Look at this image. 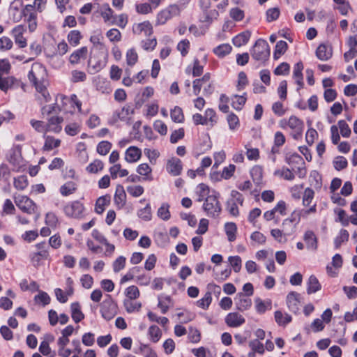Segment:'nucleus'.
Here are the masks:
<instances>
[{
    "mask_svg": "<svg viewBox=\"0 0 357 357\" xmlns=\"http://www.w3.org/2000/svg\"><path fill=\"white\" fill-rule=\"evenodd\" d=\"M28 78L34 85L36 91L41 94L44 101L48 102L50 100V95L45 84L47 78L46 68L40 63H33L29 72Z\"/></svg>",
    "mask_w": 357,
    "mask_h": 357,
    "instance_id": "f257e3e1",
    "label": "nucleus"
},
{
    "mask_svg": "<svg viewBox=\"0 0 357 357\" xmlns=\"http://www.w3.org/2000/svg\"><path fill=\"white\" fill-rule=\"evenodd\" d=\"M63 109L66 110L65 108H61L59 105H49L42 107V115L43 117H46L47 120V122L46 123L47 132H52L54 133H59L61 131V123L63 122V118L52 114H56L58 112Z\"/></svg>",
    "mask_w": 357,
    "mask_h": 357,
    "instance_id": "f03ea898",
    "label": "nucleus"
},
{
    "mask_svg": "<svg viewBox=\"0 0 357 357\" xmlns=\"http://www.w3.org/2000/svg\"><path fill=\"white\" fill-rule=\"evenodd\" d=\"M220 193L213 191L208 195L203 204V209L206 215L211 218H217L221 213L222 206L219 201Z\"/></svg>",
    "mask_w": 357,
    "mask_h": 357,
    "instance_id": "7ed1b4c3",
    "label": "nucleus"
},
{
    "mask_svg": "<svg viewBox=\"0 0 357 357\" xmlns=\"http://www.w3.org/2000/svg\"><path fill=\"white\" fill-rule=\"evenodd\" d=\"M278 123L279 126L282 129L289 128L291 130V135L294 139H298L301 137L304 123L297 116L292 115L288 119H282L280 120Z\"/></svg>",
    "mask_w": 357,
    "mask_h": 357,
    "instance_id": "20e7f679",
    "label": "nucleus"
},
{
    "mask_svg": "<svg viewBox=\"0 0 357 357\" xmlns=\"http://www.w3.org/2000/svg\"><path fill=\"white\" fill-rule=\"evenodd\" d=\"M252 58L258 61L264 62L270 56V48L268 43L263 39H258L251 50Z\"/></svg>",
    "mask_w": 357,
    "mask_h": 357,
    "instance_id": "39448f33",
    "label": "nucleus"
},
{
    "mask_svg": "<svg viewBox=\"0 0 357 357\" xmlns=\"http://www.w3.org/2000/svg\"><path fill=\"white\" fill-rule=\"evenodd\" d=\"M36 251L32 252L30 255V261L34 267H38L41 265L43 260L49 258L50 253L48 246L45 242H40L35 245Z\"/></svg>",
    "mask_w": 357,
    "mask_h": 357,
    "instance_id": "423d86ee",
    "label": "nucleus"
},
{
    "mask_svg": "<svg viewBox=\"0 0 357 357\" xmlns=\"http://www.w3.org/2000/svg\"><path fill=\"white\" fill-rule=\"evenodd\" d=\"M23 17L27 24L29 32H34L38 26L37 13L33 9V6L28 4L22 9Z\"/></svg>",
    "mask_w": 357,
    "mask_h": 357,
    "instance_id": "0eeeda50",
    "label": "nucleus"
},
{
    "mask_svg": "<svg viewBox=\"0 0 357 357\" xmlns=\"http://www.w3.org/2000/svg\"><path fill=\"white\" fill-rule=\"evenodd\" d=\"M244 201L243 196L236 190H231V198L228 199L226 204V208L233 216H238L239 211L237 204L243 205Z\"/></svg>",
    "mask_w": 357,
    "mask_h": 357,
    "instance_id": "6e6552de",
    "label": "nucleus"
},
{
    "mask_svg": "<svg viewBox=\"0 0 357 357\" xmlns=\"http://www.w3.org/2000/svg\"><path fill=\"white\" fill-rule=\"evenodd\" d=\"M84 205L79 201H73L67 204L63 208V212L68 217L82 219L84 217Z\"/></svg>",
    "mask_w": 357,
    "mask_h": 357,
    "instance_id": "1a4fd4ad",
    "label": "nucleus"
},
{
    "mask_svg": "<svg viewBox=\"0 0 357 357\" xmlns=\"http://www.w3.org/2000/svg\"><path fill=\"white\" fill-rule=\"evenodd\" d=\"M105 65L106 59L102 54H94L88 61V70L89 73L94 74L102 69Z\"/></svg>",
    "mask_w": 357,
    "mask_h": 357,
    "instance_id": "9d476101",
    "label": "nucleus"
},
{
    "mask_svg": "<svg viewBox=\"0 0 357 357\" xmlns=\"http://www.w3.org/2000/svg\"><path fill=\"white\" fill-rule=\"evenodd\" d=\"M15 203L24 213L31 214L35 211L36 205L34 202L26 196L17 195L15 197Z\"/></svg>",
    "mask_w": 357,
    "mask_h": 357,
    "instance_id": "9b49d317",
    "label": "nucleus"
},
{
    "mask_svg": "<svg viewBox=\"0 0 357 357\" xmlns=\"http://www.w3.org/2000/svg\"><path fill=\"white\" fill-rule=\"evenodd\" d=\"M132 32L137 36L144 35L151 37L153 33V29L149 21H144L134 24L132 26Z\"/></svg>",
    "mask_w": 357,
    "mask_h": 357,
    "instance_id": "f8f14e48",
    "label": "nucleus"
},
{
    "mask_svg": "<svg viewBox=\"0 0 357 357\" xmlns=\"http://www.w3.org/2000/svg\"><path fill=\"white\" fill-rule=\"evenodd\" d=\"M166 169L172 176L180 175L183 169L181 160L176 157L170 158L167 160Z\"/></svg>",
    "mask_w": 357,
    "mask_h": 357,
    "instance_id": "ddd939ff",
    "label": "nucleus"
},
{
    "mask_svg": "<svg viewBox=\"0 0 357 357\" xmlns=\"http://www.w3.org/2000/svg\"><path fill=\"white\" fill-rule=\"evenodd\" d=\"M236 307L241 312L249 310L252 306V300L249 296H245L243 293H238L235 299Z\"/></svg>",
    "mask_w": 357,
    "mask_h": 357,
    "instance_id": "4468645a",
    "label": "nucleus"
},
{
    "mask_svg": "<svg viewBox=\"0 0 357 357\" xmlns=\"http://www.w3.org/2000/svg\"><path fill=\"white\" fill-rule=\"evenodd\" d=\"M316 56L321 61H328L333 56V48L329 44H320L316 50Z\"/></svg>",
    "mask_w": 357,
    "mask_h": 357,
    "instance_id": "2eb2a0df",
    "label": "nucleus"
},
{
    "mask_svg": "<svg viewBox=\"0 0 357 357\" xmlns=\"http://www.w3.org/2000/svg\"><path fill=\"white\" fill-rule=\"evenodd\" d=\"M225 321L228 326L237 328L243 325L245 319L238 312H230L226 316Z\"/></svg>",
    "mask_w": 357,
    "mask_h": 357,
    "instance_id": "dca6fc26",
    "label": "nucleus"
},
{
    "mask_svg": "<svg viewBox=\"0 0 357 357\" xmlns=\"http://www.w3.org/2000/svg\"><path fill=\"white\" fill-rule=\"evenodd\" d=\"M98 13L102 17L104 22L109 25L111 24L113 19H114V11L108 3L100 5L98 8Z\"/></svg>",
    "mask_w": 357,
    "mask_h": 357,
    "instance_id": "f3484780",
    "label": "nucleus"
},
{
    "mask_svg": "<svg viewBox=\"0 0 357 357\" xmlns=\"http://www.w3.org/2000/svg\"><path fill=\"white\" fill-rule=\"evenodd\" d=\"M88 55V48L82 47L75 50L69 56V62L73 65L78 64L82 60L86 59Z\"/></svg>",
    "mask_w": 357,
    "mask_h": 357,
    "instance_id": "a211bd4d",
    "label": "nucleus"
},
{
    "mask_svg": "<svg viewBox=\"0 0 357 357\" xmlns=\"http://www.w3.org/2000/svg\"><path fill=\"white\" fill-rule=\"evenodd\" d=\"M114 202L119 209L122 208L126 205V194L121 185H118L116 188Z\"/></svg>",
    "mask_w": 357,
    "mask_h": 357,
    "instance_id": "6ab92c4d",
    "label": "nucleus"
},
{
    "mask_svg": "<svg viewBox=\"0 0 357 357\" xmlns=\"http://www.w3.org/2000/svg\"><path fill=\"white\" fill-rule=\"evenodd\" d=\"M142 156V151L137 146H130L126 151L125 160L129 162L132 163L138 161Z\"/></svg>",
    "mask_w": 357,
    "mask_h": 357,
    "instance_id": "aec40b11",
    "label": "nucleus"
},
{
    "mask_svg": "<svg viewBox=\"0 0 357 357\" xmlns=\"http://www.w3.org/2000/svg\"><path fill=\"white\" fill-rule=\"evenodd\" d=\"M133 113V110L130 105H125L121 109L116 110L113 114V121L114 122L126 120L128 116Z\"/></svg>",
    "mask_w": 357,
    "mask_h": 357,
    "instance_id": "412c9836",
    "label": "nucleus"
},
{
    "mask_svg": "<svg viewBox=\"0 0 357 357\" xmlns=\"http://www.w3.org/2000/svg\"><path fill=\"white\" fill-rule=\"evenodd\" d=\"M303 70V64L301 61L296 63L294 67L293 78L295 79L296 83L298 84V90H300L303 86V76L302 71Z\"/></svg>",
    "mask_w": 357,
    "mask_h": 357,
    "instance_id": "4be33fe9",
    "label": "nucleus"
},
{
    "mask_svg": "<svg viewBox=\"0 0 357 357\" xmlns=\"http://www.w3.org/2000/svg\"><path fill=\"white\" fill-rule=\"evenodd\" d=\"M8 161L15 167L20 165L22 162L21 149L19 147H15L10 150L7 155Z\"/></svg>",
    "mask_w": 357,
    "mask_h": 357,
    "instance_id": "5701e85b",
    "label": "nucleus"
},
{
    "mask_svg": "<svg viewBox=\"0 0 357 357\" xmlns=\"http://www.w3.org/2000/svg\"><path fill=\"white\" fill-rule=\"evenodd\" d=\"M299 296L298 293L291 291L287 296V304L291 312H296L299 310Z\"/></svg>",
    "mask_w": 357,
    "mask_h": 357,
    "instance_id": "b1692460",
    "label": "nucleus"
},
{
    "mask_svg": "<svg viewBox=\"0 0 357 357\" xmlns=\"http://www.w3.org/2000/svg\"><path fill=\"white\" fill-rule=\"evenodd\" d=\"M111 197L109 195H105L98 197L95 204V212L98 214H102L110 203Z\"/></svg>",
    "mask_w": 357,
    "mask_h": 357,
    "instance_id": "393cba45",
    "label": "nucleus"
},
{
    "mask_svg": "<svg viewBox=\"0 0 357 357\" xmlns=\"http://www.w3.org/2000/svg\"><path fill=\"white\" fill-rule=\"evenodd\" d=\"M303 239L307 245V248L313 251L317 249V238L312 231H305Z\"/></svg>",
    "mask_w": 357,
    "mask_h": 357,
    "instance_id": "a878e982",
    "label": "nucleus"
},
{
    "mask_svg": "<svg viewBox=\"0 0 357 357\" xmlns=\"http://www.w3.org/2000/svg\"><path fill=\"white\" fill-rule=\"evenodd\" d=\"M56 100H60L63 107L68 102H70L72 105H75L78 109V111L81 112L82 102L78 100L77 96L75 94L72 95L70 98L63 95H58L56 96Z\"/></svg>",
    "mask_w": 357,
    "mask_h": 357,
    "instance_id": "bb28decb",
    "label": "nucleus"
},
{
    "mask_svg": "<svg viewBox=\"0 0 357 357\" xmlns=\"http://www.w3.org/2000/svg\"><path fill=\"white\" fill-rule=\"evenodd\" d=\"M250 36H251V32L250 31H245L241 32L233 38V40H232L233 44L236 47H241V46L245 45L248 42Z\"/></svg>",
    "mask_w": 357,
    "mask_h": 357,
    "instance_id": "cd10ccee",
    "label": "nucleus"
},
{
    "mask_svg": "<svg viewBox=\"0 0 357 357\" xmlns=\"http://www.w3.org/2000/svg\"><path fill=\"white\" fill-rule=\"evenodd\" d=\"M225 234L229 242H233L236 238L237 226L234 222H226L224 226Z\"/></svg>",
    "mask_w": 357,
    "mask_h": 357,
    "instance_id": "c85d7f7f",
    "label": "nucleus"
},
{
    "mask_svg": "<svg viewBox=\"0 0 357 357\" xmlns=\"http://www.w3.org/2000/svg\"><path fill=\"white\" fill-rule=\"evenodd\" d=\"M307 293L308 294H314L321 289V284L316 276L312 275L309 277L307 282Z\"/></svg>",
    "mask_w": 357,
    "mask_h": 357,
    "instance_id": "c756f323",
    "label": "nucleus"
},
{
    "mask_svg": "<svg viewBox=\"0 0 357 357\" xmlns=\"http://www.w3.org/2000/svg\"><path fill=\"white\" fill-rule=\"evenodd\" d=\"M219 13L217 10L208 9L207 11H203L201 17V21L208 24H211L214 20L218 18Z\"/></svg>",
    "mask_w": 357,
    "mask_h": 357,
    "instance_id": "7c9ffc66",
    "label": "nucleus"
},
{
    "mask_svg": "<svg viewBox=\"0 0 357 357\" xmlns=\"http://www.w3.org/2000/svg\"><path fill=\"white\" fill-rule=\"evenodd\" d=\"M158 307L160 309L162 314L167 312L170 305L172 304V298L169 296L160 295L158 297Z\"/></svg>",
    "mask_w": 357,
    "mask_h": 357,
    "instance_id": "2f4dec72",
    "label": "nucleus"
},
{
    "mask_svg": "<svg viewBox=\"0 0 357 357\" xmlns=\"http://www.w3.org/2000/svg\"><path fill=\"white\" fill-rule=\"evenodd\" d=\"M77 185L73 181H68L62 185L59 188L60 193L64 196H69L77 190Z\"/></svg>",
    "mask_w": 357,
    "mask_h": 357,
    "instance_id": "473e14b6",
    "label": "nucleus"
},
{
    "mask_svg": "<svg viewBox=\"0 0 357 357\" xmlns=\"http://www.w3.org/2000/svg\"><path fill=\"white\" fill-rule=\"evenodd\" d=\"M71 316L75 322L79 323L84 318V314L81 311L80 305L79 303H73L70 306Z\"/></svg>",
    "mask_w": 357,
    "mask_h": 357,
    "instance_id": "72a5a7b5",
    "label": "nucleus"
},
{
    "mask_svg": "<svg viewBox=\"0 0 357 357\" xmlns=\"http://www.w3.org/2000/svg\"><path fill=\"white\" fill-rule=\"evenodd\" d=\"M123 306L127 312L133 313L141 310L142 303L131 299H124Z\"/></svg>",
    "mask_w": 357,
    "mask_h": 357,
    "instance_id": "f704fd0d",
    "label": "nucleus"
},
{
    "mask_svg": "<svg viewBox=\"0 0 357 357\" xmlns=\"http://www.w3.org/2000/svg\"><path fill=\"white\" fill-rule=\"evenodd\" d=\"M137 172L143 176H145L144 180L152 181V169L147 163H142L138 165Z\"/></svg>",
    "mask_w": 357,
    "mask_h": 357,
    "instance_id": "c9c22d12",
    "label": "nucleus"
},
{
    "mask_svg": "<svg viewBox=\"0 0 357 357\" xmlns=\"http://www.w3.org/2000/svg\"><path fill=\"white\" fill-rule=\"evenodd\" d=\"M148 335L151 342L156 343L162 337V331L158 326L152 325L148 329Z\"/></svg>",
    "mask_w": 357,
    "mask_h": 357,
    "instance_id": "e433bc0d",
    "label": "nucleus"
},
{
    "mask_svg": "<svg viewBox=\"0 0 357 357\" xmlns=\"http://www.w3.org/2000/svg\"><path fill=\"white\" fill-rule=\"evenodd\" d=\"M109 172L113 179L120 177H125L128 175V171L126 169H121L120 164H116L109 168Z\"/></svg>",
    "mask_w": 357,
    "mask_h": 357,
    "instance_id": "4c0bfd02",
    "label": "nucleus"
},
{
    "mask_svg": "<svg viewBox=\"0 0 357 357\" xmlns=\"http://www.w3.org/2000/svg\"><path fill=\"white\" fill-rule=\"evenodd\" d=\"M44 137L45 139V144L43 146V149L45 151H50L54 148H56L60 146L61 140L59 139H55L52 136H47L44 135Z\"/></svg>",
    "mask_w": 357,
    "mask_h": 357,
    "instance_id": "58836bf2",
    "label": "nucleus"
},
{
    "mask_svg": "<svg viewBox=\"0 0 357 357\" xmlns=\"http://www.w3.org/2000/svg\"><path fill=\"white\" fill-rule=\"evenodd\" d=\"M232 50L231 46L228 43H224L215 47L213 50V53L218 57H224L229 54Z\"/></svg>",
    "mask_w": 357,
    "mask_h": 357,
    "instance_id": "ea45409f",
    "label": "nucleus"
},
{
    "mask_svg": "<svg viewBox=\"0 0 357 357\" xmlns=\"http://www.w3.org/2000/svg\"><path fill=\"white\" fill-rule=\"evenodd\" d=\"M250 240L252 246L261 245L265 244L266 237L262 233L256 231L251 234Z\"/></svg>",
    "mask_w": 357,
    "mask_h": 357,
    "instance_id": "a19ab883",
    "label": "nucleus"
},
{
    "mask_svg": "<svg viewBox=\"0 0 357 357\" xmlns=\"http://www.w3.org/2000/svg\"><path fill=\"white\" fill-rule=\"evenodd\" d=\"M172 120L175 123H183L184 121V114L182 109L178 106H175L170 111Z\"/></svg>",
    "mask_w": 357,
    "mask_h": 357,
    "instance_id": "79ce46f5",
    "label": "nucleus"
},
{
    "mask_svg": "<svg viewBox=\"0 0 357 357\" xmlns=\"http://www.w3.org/2000/svg\"><path fill=\"white\" fill-rule=\"evenodd\" d=\"M255 308L258 313L263 314L266 310H269L271 309V301H264L260 298H257L255 300Z\"/></svg>",
    "mask_w": 357,
    "mask_h": 357,
    "instance_id": "37998d69",
    "label": "nucleus"
},
{
    "mask_svg": "<svg viewBox=\"0 0 357 357\" xmlns=\"http://www.w3.org/2000/svg\"><path fill=\"white\" fill-rule=\"evenodd\" d=\"M82 35L78 30L70 31L67 36L68 43L73 47H76L79 44Z\"/></svg>",
    "mask_w": 357,
    "mask_h": 357,
    "instance_id": "c03bdc74",
    "label": "nucleus"
},
{
    "mask_svg": "<svg viewBox=\"0 0 357 357\" xmlns=\"http://www.w3.org/2000/svg\"><path fill=\"white\" fill-rule=\"evenodd\" d=\"M15 78L13 77H3L0 75V89L6 92L14 84Z\"/></svg>",
    "mask_w": 357,
    "mask_h": 357,
    "instance_id": "a18cd8bd",
    "label": "nucleus"
},
{
    "mask_svg": "<svg viewBox=\"0 0 357 357\" xmlns=\"http://www.w3.org/2000/svg\"><path fill=\"white\" fill-rule=\"evenodd\" d=\"M275 319L279 325L285 326L291 321V317L278 310L275 312Z\"/></svg>",
    "mask_w": 357,
    "mask_h": 357,
    "instance_id": "49530a36",
    "label": "nucleus"
},
{
    "mask_svg": "<svg viewBox=\"0 0 357 357\" xmlns=\"http://www.w3.org/2000/svg\"><path fill=\"white\" fill-rule=\"evenodd\" d=\"M114 18L110 25H116L122 29L126 27L128 22V17L125 13L114 15Z\"/></svg>",
    "mask_w": 357,
    "mask_h": 357,
    "instance_id": "de8ad7c7",
    "label": "nucleus"
},
{
    "mask_svg": "<svg viewBox=\"0 0 357 357\" xmlns=\"http://www.w3.org/2000/svg\"><path fill=\"white\" fill-rule=\"evenodd\" d=\"M103 167L104 164L101 160H95L86 167V170L90 174H96L101 171Z\"/></svg>",
    "mask_w": 357,
    "mask_h": 357,
    "instance_id": "09e8293b",
    "label": "nucleus"
},
{
    "mask_svg": "<svg viewBox=\"0 0 357 357\" xmlns=\"http://www.w3.org/2000/svg\"><path fill=\"white\" fill-rule=\"evenodd\" d=\"M314 197V191L310 188H305L303 195V205L309 206L312 204Z\"/></svg>",
    "mask_w": 357,
    "mask_h": 357,
    "instance_id": "8fccbe9b",
    "label": "nucleus"
},
{
    "mask_svg": "<svg viewBox=\"0 0 357 357\" xmlns=\"http://www.w3.org/2000/svg\"><path fill=\"white\" fill-rule=\"evenodd\" d=\"M125 295L126 299L135 300L139 297L140 292L137 287L131 285L126 289Z\"/></svg>",
    "mask_w": 357,
    "mask_h": 357,
    "instance_id": "3c124183",
    "label": "nucleus"
},
{
    "mask_svg": "<svg viewBox=\"0 0 357 357\" xmlns=\"http://www.w3.org/2000/svg\"><path fill=\"white\" fill-rule=\"evenodd\" d=\"M349 236V234L347 230L342 229L338 236L334 240L335 248H339L342 243L347 241Z\"/></svg>",
    "mask_w": 357,
    "mask_h": 357,
    "instance_id": "603ef678",
    "label": "nucleus"
},
{
    "mask_svg": "<svg viewBox=\"0 0 357 357\" xmlns=\"http://www.w3.org/2000/svg\"><path fill=\"white\" fill-rule=\"evenodd\" d=\"M27 176L21 175L14 179V186L19 190H23L28 186Z\"/></svg>",
    "mask_w": 357,
    "mask_h": 357,
    "instance_id": "864d4df0",
    "label": "nucleus"
},
{
    "mask_svg": "<svg viewBox=\"0 0 357 357\" xmlns=\"http://www.w3.org/2000/svg\"><path fill=\"white\" fill-rule=\"evenodd\" d=\"M157 45V40L155 37H151L141 42L142 47L146 51H152Z\"/></svg>",
    "mask_w": 357,
    "mask_h": 357,
    "instance_id": "5fc2aeb1",
    "label": "nucleus"
},
{
    "mask_svg": "<svg viewBox=\"0 0 357 357\" xmlns=\"http://www.w3.org/2000/svg\"><path fill=\"white\" fill-rule=\"evenodd\" d=\"M102 317L106 320L112 319L116 314V307L114 304H110L108 308L103 307L101 309Z\"/></svg>",
    "mask_w": 357,
    "mask_h": 357,
    "instance_id": "6e6d98bb",
    "label": "nucleus"
},
{
    "mask_svg": "<svg viewBox=\"0 0 357 357\" xmlns=\"http://www.w3.org/2000/svg\"><path fill=\"white\" fill-rule=\"evenodd\" d=\"M39 293L34 297V301L36 303L42 304L43 306L48 305L50 303L51 298L50 296L45 291H38Z\"/></svg>",
    "mask_w": 357,
    "mask_h": 357,
    "instance_id": "4d7b16f0",
    "label": "nucleus"
},
{
    "mask_svg": "<svg viewBox=\"0 0 357 357\" xmlns=\"http://www.w3.org/2000/svg\"><path fill=\"white\" fill-rule=\"evenodd\" d=\"M228 261L235 273H238L242 266V260L239 256H230Z\"/></svg>",
    "mask_w": 357,
    "mask_h": 357,
    "instance_id": "13d9d810",
    "label": "nucleus"
},
{
    "mask_svg": "<svg viewBox=\"0 0 357 357\" xmlns=\"http://www.w3.org/2000/svg\"><path fill=\"white\" fill-rule=\"evenodd\" d=\"M211 301V294L210 292H206L201 299L197 301V305L198 307L206 310L209 307Z\"/></svg>",
    "mask_w": 357,
    "mask_h": 357,
    "instance_id": "bf43d9fd",
    "label": "nucleus"
},
{
    "mask_svg": "<svg viewBox=\"0 0 357 357\" xmlns=\"http://www.w3.org/2000/svg\"><path fill=\"white\" fill-rule=\"evenodd\" d=\"M137 215L139 218L145 221L150 220L152 217L151 208L150 204H147L144 208L139 210L137 212Z\"/></svg>",
    "mask_w": 357,
    "mask_h": 357,
    "instance_id": "052dcab7",
    "label": "nucleus"
},
{
    "mask_svg": "<svg viewBox=\"0 0 357 357\" xmlns=\"http://www.w3.org/2000/svg\"><path fill=\"white\" fill-rule=\"evenodd\" d=\"M169 206L167 204H162L158 208V216L163 220H168L170 218Z\"/></svg>",
    "mask_w": 357,
    "mask_h": 357,
    "instance_id": "680f3d73",
    "label": "nucleus"
},
{
    "mask_svg": "<svg viewBox=\"0 0 357 357\" xmlns=\"http://www.w3.org/2000/svg\"><path fill=\"white\" fill-rule=\"evenodd\" d=\"M77 151L79 161L85 163L89 158L85 144L84 143H79L77 146Z\"/></svg>",
    "mask_w": 357,
    "mask_h": 357,
    "instance_id": "e2e57ef3",
    "label": "nucleus"
},
{
    "mask_svg": "<svg viewBox=\"0 0 357 357\" xmlns=\"http://www.w3.org/2000/svg\"><path fill=\"white\" fill-rule=\"evenodd\" d=\"M287 49V43L284 40H280L276 43L274 52V58L278 59Z\"/></svg>",
    "mask_w": 357,
    "mask_h": 357,
    "instance_id": "0e129e2a",
    "label": "nucleus"
},
{
    "mask_svg": "<svg viewBox=\"0 0 357 357\" xmlns=\"http://www.w3.org/2000/svg\"><path fill=\"white\" fill-rule=\"evenodd\" d=\"M250 174L253 181L259 184L262 180V169L259 166H255L250 171Z\"/></svg>",
    "mask_w": 357,
    "mask_h": 357,
    "instance_id": "69168bd1",
    "label": "nucleus"
},
{
    "mask_svg": "<svg viewBox=\"0 0 357 357\" xmlns=\"http://www.w3.org/2000/svg\"><path fill=\"white\" fill-rule=\"evenodd\" d=\"M30 123L33 128L38 132H43L44 135L47 133V125L46 123L42 121H38L35 119H31L30 121Z\"/></svg>",
    "mask_w": 357,
    "mask_h": 357,
    "instance_id": "338daca9",
    "label": "nucleus"
},
{
    "mask_svg": "<svg viewBox=\"0 0 357 357\" xmlns=\"http://www.w3.org/2000/svg\"><path fill=\"white\" fill-rule=\"evenodd\" d=\"M65 132L70 136H75L80 132V125L77 123H70L65 127Z\"/></svg>",
    "mask_w": 357,
    "mask_h": 357,
    "instance_id": "774afa93",
    "label": "nucleus"
}]
</instances>
